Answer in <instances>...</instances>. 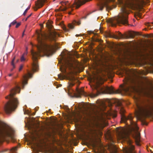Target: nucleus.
Wrapping results in <instances>:
<instances>
[{
	"instance_id": "39448f33",
	"label": "nucleus",
	"mask_w": 153,
	"mask_h": 153,
	"mask_svg": "<svg viewBox=\"0 0 153 153\" xmlns=\"http://www.w3.org/2000/svg\"><path fill=\"white\" fill-rule=\"evenodd\" d=\"M115 133H117V139L121 140L122 143H126L128 145L127 147L123 149V153H136L134 147L132 144V141L129 137V132L117 128H115Z\"/></svg>"
},
{
	"instance_id": "6ab92c4d",
	"label": "nucleus",
	"mask_w": 153,
	"mask_h": 153,
	"mask_svg": "<svg viewBox=\"0 0 153 153\" xmlns=\"http://www.w3.org/2000/svg\"><path fill=\"white\" fill-rule=\"evenodd\" d=\"M114 44V43H109L108 44V46L111 50L114 52L115 51Z\"/></svg>"
},
{
	"instance_id": "13d9d810",
	"label": "nucleus",
	"mask_w": 153,
	"mask_h": 153,
	"mask_svg": "<svg viewBox=\"0 0 153 153\" xmlns=\"http://www.w3.org/2000/svg\"><path fill=\"white\" fill-rule=\"evenodd\" d=\"M138 145H139V143H138Z\"/></svg>"
},
{
	"instance_id": "8fccbe9b",
	"label": "nucleus",
	"mask_w": 153,
	"mask_h": 153,
	"mask_svg": "<svg viewBox=\"0 0 153 153\" xmlns=\"http://www.w3.org/2000/svg\"><path fill=\"white\" fill-rule=\"evenodd\" d=\"M37 8H36V9H34V10H35V11H36L37 10Z\"/></svg>"
},
{
	"instance_id": "393cba45",
	"label": "nucleus",
	"mask_w": 153,
	"mask_h": 153,
	"mask_svg": "<svg viewBox=\"0 0 153 153\" xmlns=\"http://www.w3.org/2000/svg\"><path fill=\"white\" fill-rule=\"evenodd\" d=\"M88 33L89 34H94V36H96L97 35V33H95L93 31H88Z\"/></svg>"
},
{
	"instance_id": "dca6fc26",
	"label": "nucleus",
	"mask_w": 153,
	"mask_h": 153,
	"mask_svg": "<svg viewBox=\"0 0 153 153\" xmlns=\"http://www.w3.org/2000/svg\"><path fill=\"white\" fill-rule=\"evenodd\" d=\"M105 92L108 94H111L114 92V88L112 87H107L105 88Z\"/></svg>"
},
{
	"instance_id": "9b49d317",
	"label": "nucleus",
	"mask_w": 153,
	"mask_h": 153,
	"mask_svg": "<svg viewBox=\"0 0 153 153\" xmlns=\"http://www.w3.org/2000/svg\"><path fill=\"white\" fill-rule=\"evenodd\" d=\"M62 5L64 6L63 8L62 9L63 11L66 10L68 8H71L72 7V5L70 4L68 1H64L62 2Z\"/></svg>"
},
{
	"instance_id": "a211bd4d",
	"label": "nucleus",
	"mask_w": 153,
	"mask_h": 153,
	"mask_svg": "<svg viewBox=\"0 0 153 153\" xmlns=\"http://www.w3.org/2000/svg\"><path fill=\"white\" fill-rule=\"evenodd\" d=\"M66 53H64L63 55L60 54V55H61V57L62 58V59H63V62H64V61L65 59H69L71 61H73L71 59L70 57V55L69 54H68V56L66 57Z\"/></svg>"
},
{
	"instance_id": "5fc2aeb1",
	"label": "nucleus",
	"mask_w": 153,
	"mask_h": 153,
	"mask_svg": "<svg viewBox=\"0 0 153 153\" xmlns=\"http://www.w3.org/2000/svg\"><path fill=\"white\" fill-rule=\"evenodd\" d=\"M115 63H116V59H115Z\"/></svg>"
},
{
	"instance_id": "0eeeda50",
	"label": "nucleus",
	"mask_w": 153,
	"mask_h": 153,
	"mask_svg": "<svg viewBox=\"0 0 153 153\" xmlns=\"http://www.w3.org/2000/svg\"><path fill=\"white\" fill-rule=\"evenodd\" d=\"M115 107L117 106L120 107V113L121 116V121L126 123L128 120H129L130 122L131 125H134V127L133 128H135V129L137 130L138 127L137 126L136 124L132 120L133 119V117L131 115H129L128 117H127L124 115L125 112V110L124 109L123 107L122 106V103L121 101L115 98Z\"/></svg>"
},
{
	"instance_id": "bb28decb",
	"label": "nucleus",
	"mask_w": 153,
	"mask_h": 153,
	"mask_svg": "<svg viewBox=\"0 0 153 153\" xmlns=\"http://www.w3.org/2000/svg\"><path fill=\"white\" fill-rule=\"evenodd\" d=\"M30 7H28L27 8L25 11L23 13V15H25L26 13H27V10L30 9Z\"/></svg>"
},
{
	"instance_id": "c756f323",
	"label": "nucleus",
	"mask_w": 153,
	"mask_h": 153,
	"mask_svg": "<svg viewBox=\"0 0 153 153\" xmlns=\"http://www.w3.org/2000/svg\"><path fill=\"white\" fill-rule=\"evenodd\" d=\"M133 36L132 35V34L131 33H130V36H126V38L127 39L130 37H132Z\"/></svg>"
},
{
	"instance_id": "f8f14e48",
	"label": "nucleus",
	"mask_w": 153,
	"mask_h": 153,
	"mask_svg": "<svg viewBox=\"0 0 153 153\" xmlns=\"http://www.w3.org/2000/svg\"><path fill=\"white\" fill-rule=\"evenodd\" d=\"M32 76V74L30 72L28 73L27 75L25 76L24 77V80L23 81L22 84L23 85H25L27 84V78H31Z\"/></svg>"
},
{
	"instance_id": "ea45409f",
	"label": "nucleus",
	"mask_w": 153,
	"mask_h": 153,
	"mask_svg": "<svg viewBox=\"0 0 153 153\" xmlns=\"http://www.w3.org/2000/svg\"><path fill=\"white\" fill-rule=\"evenodd\" d=\"M103 106L104 107V109H105L106 108V106L104 104L103 105Z\"/></svg>"
},
{
	"instance_id": "1a4fd4ad",
	"label": "nucleus",
	"mask_w": 153,
	"mask_h": 153,
	"mask_svg": "<svg viewBox=\"0 0 153 153\" xmlns=\"http://www.w3.org/2000/svg\"><path fill=\"white\" fill-rule=\"evenodd\" d=\"M124 58L128 60H132L136 56V54L133 52L127 50L124 52Z\"/></svg>"
},
{
	"instance_id": "2f4dec72",
	"label": "nucleus",
	"mask_w": 153,
	"mask_h": 153,
	"mask_svg": "<svg viewBox=\"0 0 153 153\" xmlns=\"http://www.w3.org/2000/svg\"><path fill=\"white\" fill-rule=\"evenodd\" d=\"M20 25L21 23H17L16 25V28H18Z\"/></svg>"
},
{
	"instance_id": "de8ad7c7",
	"label": "nucleus",
	"mask_w": 153,
	"mask_h": 153,
	"mask_svg": "<svg viewBox=\"0 0 153 153\" xmlns=\"http://www.w3.org/2000/svg\"><path fill=\"white\" fill-rule=\"evenodd\" d=\"M11 75H12V74H10L9 75V76H11Z\"/></svg>"
},
{
	"instance_id": "20e7f679",
	"label": "nucleus",
	"mask_w": 153,
	"mask_h": 153,
	"mask_svg": "<svg viewBox=\"0 0 153 153\" xmlns=\"http://www.w3.org/2000/svg\"><path fill=\"white\" fill-rule=\"evenodd\" d=\"M78 67L77 64L73 61H71L69 59H65L64 62L62 64V65L60 68L61 71L64 73H65V74L62 75L58 74V78L61 80L66 79L72 82L75 79L74 77L68 76V73H66L67 70L71 71V73H73L76 71ZM74 83L72 82L70 83V85L73 86L74 85Z\"/></svg>"
},
{
	"instance_id": "4468645a",
	"label": "nucleus",
	"mask_w": 153,
	"mask_h": 153,
	"mask_svg": "<svg viewBox=\"0 0 153 153\" xmlns=\"http://www.w3.org/2000/svg\"><path fill=\"white\" fill-rule=\"evenodd\" d=\"M81 21L80 20H79L78 21L74 20L73 22V25L71 24H68V27L69 28L72 29H73L74 27V25L76 24L78 25H79L81 24Z\"/></svg>"
},
{
	"instance_id": "72a5a7b5",
	"label": "nucleus",
	"mask_w": 153,
	"mask_h": 153,
	"mask_svg": "<svg viewBox=\"0 0 153 153\" xmlns=\"http://www.w3.org/2000/svg\"><path fill=\"white\" fill-rule=\"evenodd\" d=\"M115 153H119L118 152V151L117 148V147H116V146H115Z\"/></svg>"
},
{
	"instance_id": "423d86ee",
	"label": "nucleus",
	"mask_w": 153,
	"mask_h": 153,
	"mask_svg": "<svg viewBox=\"0 0 153 153\" xmlns=\"http://www.w3.org/2000/svg\"><path fill=\"white\" fill-rule=\"evenodd\" d=\"M20 90V87L18 85H16L14 88L10 90V94L6 97V99H10L9 101L7 102L4 107V110L7 114H10L14 111L17 107L19 102L17 98L14 96L17 92L19 93Z\"/></svg>"
},
{
	"instance_id": "4be33fe9",
	"label": "nucleus",
	"mask_w": 153,
	"mask_h": 153,
	"mask_svg": "<svg viewBox=\"0 0 153 153\" xmlns=\"http://www.w3.org/2000/svg\"><path fill=\"white\" fill-rule=\"evenodd\" d=\"M77 93L79 95H83L85 93V92L82 89H77Z\"/></svg>"
},
{
	"instance_id": "f704fd0d",
	"label": "nucleus",
	"mask_w": 153,
	"mask_h": 153,
	"mask_svg": "<svg viewBox=\"0 0 153 153\" xmlns=\"http://www.w3.org/2000/svg\"><path fill=\"white\" fill-rule=\"evenodd\" d=\"M88 15H89V14H87L86 16L82 17V19H86L87 18V16Z\"/></svg>"
},
{
	"instance_id": "ddd939ff",
	"label": "nucleus",
	"mask_w": 153,
	"mask_h": 153,
	"mask_svg": "<svg viewBox=\"0 0 153 153\" xmlns=\"http://www.w3.org/2000/svg\"><path fill=\"white\" fill-rule=\"evenodd\" d=\"M114 21L115 18L114 17L109 18L106 20V22L108 25L112 27H114L115 26Z\"/></svg>"
},
{
	"instance_id": "2eb2a0df",
	"label": "nucleus",
	"mask_w": 153,
	"mask_h": 153,
	"mask_svg": "<svg viewBox=\"0 0 153 153\" xmlns=\"http://www.w3.org/2000/svg\"><path fill=\"white\" fill-rule=\"evenodd\" d=\"M46 1L47 0H38L37 2L36 3V6L39 8L41 7Z\"/></svg>"
},
{
	"instance_id": "5701e85b",
	"label": "nucleus",
	"mask_w": 153,
	"mask_h": 153,
	"mask_svg": "<svg viewBox=\"0 0 153 153\" xmlns=\"http://www.w3.org/2000/svg\"><path fill=\"white\" fill-rule=\"evenodd\" d=\"M27 52H26L24 54H23L21 58V62H23L25 61V59L24 57V56L25 55H26L27 54Z\"/></svg>"
},
{
	"instance_id": "f257e3e1",
	"label": "nucleus",
	"mask_w": 153,
	"mask_h": 153,
	"mask_svg": "<svg viewBox=\"0 0 153 153\" xmlns=\"http://www.w3.org/2000/svg\"><path fill=\"white\" fill-rule=\"evenodd\" d=\"M134 82L133 77L130 74H127L124 80L125 85L122 86L121 89L116 90V94H122V91L126 93L131 89L133 90L136 94L133 98L136 103L138 112L137 116L143 125H147L145 121L147 118L151 117L153 112V100L149 98L150 94L146 91L134 88L132 84Z\"/></svg>"
},
{
	"instance_id": "4c0bfd02",
	"label": "nucleus",
	"mask_w": 153,
	"mask_h": 153,
	"mask_svg": "<svg viewBox=\"0 0 153 153\" xmlns=\"http://www.w3.org/2000/svg\"><path fill=\"white\" fill-rule=\"evenodd\" d=\"M146 25L149 26V27H150V26L151 27V25H150V24H149V23H147L146 24Z\"/></svg>"
},
{
	"instance_id": "f3484780",
	"label": "nucleus",
	"mask_w": 153,
	"mask_h": 153,
	"mask_svg": "<svg viewBox=\"0 0 153 153\" xmlns=\"http://www.w3.org/2000/svg\"><path fill=\"white\" fill-rule=\"evenodd\" d=\"M105 36L106 37H109L112 38H115V35L112 32H105L104 33Z\"/></svg>"
},
{
	"instance_id": "37998d69",
	"label": "nucleus",
	"mask_w": 153,
	"mask_h": 153,
	"mask_svg": "<svg viewBox=\"0 0 153 153\" xmlns=\"http://www.w3.org/2000/svg\"><path fill=\"white\" fill-rule=\"evenodd\" d=\"M109 105L110 106H112V103H110L109 104Z\"/></svg>"
},
{
	"instance_id": "cd10ccee",
	"label": "nucleus",
	"mask_w": 153,
	"mask_h": 153,
	"mask_svg": "<svg viewBox=\"0 0 153 153\" xmlns=\"http://www.w3.org/2000/svg\"><path fill=\"white\" fill-rule=\"evenodd\" d=\"M15 58L14 57V58L13 59L12 62H11V65L13 66V67L14 68L15 66H14V61L15 60Z\"/></svg>"
},
{
	"instance_id": "7ed1b4c3",
	"label": "nucleus",
	"mask_w": 153,
	"mask_h": 153,
	"mask_svg": "<svg viewBox=\"0 0 153 153\" xmlns=\"http://www.w3.org/2000/svg\"><path fill=\"white\" fill-rule=\"evenodd\" d=\"M119 3L122 6L121 12L117 16H115V25L116 23H122L123 25H129L128 23V15L129 13L127 8H132L135 5L134 0H118Z\"/></svg>"
},
{
	"instance_id": "f03ea898",
	"label": "nucleus",
	"mask_w": 153,
	"mask_h": 153,
	"mask_svg": "<svg viewBox=\"0 0 153 153\" xmlns=\"http://www.w3.org/2000/svg\"><path fill=\"white\" fill-rule=\"evenodd\" d=\"M46 26L50 30V32L48 35H47L45 34L42 33L40 31L37 33V40L38 45L37 46L38 50V52L31 51V54L32 56L33 63L32 64L33 70L34 72H36L38 69V65L37 61L38 57L41 56V53H42L46 54L52 50L54 48L53 46L47 44L44 42L45 39H48L50 41L56 42L58 37L59 36V35L56 32H51L53 26L51 24L46 23Z\"/></svg>"
},
{
	"instance_id": "473e14b6",
	"label": "nucleus",
	"mask_w": 153,
	"mask_h": 153,
	"mask_svg": "<svg viewBox=\"0 0 153 153\" xmlns=\"http://www.w3.org/2000/svg\"><path fill=\"white\" fill-rule=\"evenodd\" d=\"M23 67V65H21L19 68V71H21L22 70V69Z\"/></svg>"
},
{
	"instance_id": "49530a36",
	"label": "nucleus",
	"mask_w": 153,
	"mask_h": 153,
	"mask_svg": "<svg viewBox=\"0 0 153 153\" xmlns=\"http://www.w3.org/2000/svg\"><path fill=\"white\" fill-rule=\"evenodd\" d=\"M115 113H116V111L115 110ZM117 116V115L116 114V113H115V117H116Z\"/></svg>"
},
{
	"instance_id": "c03bdc74",
	"label": "nucleus",
	"mask_w": 153,
	"mask_h": 153,
	"mask_svg": "<svg viewBox=\"0 0 153 153\" xmlns=\"http://www.w3.org/2000/svg\"><path fill=\"white\" fill-rule=\"evenodd\" d=\"M12 25L11 24V23L9 25V27H10L11 25Z\"/></svg>"
},
{
	"instance_id": "a18cd8bd",
	"label": "nucleus",
	"mask_w": 153,
	"mask_h": 153,
	"mask_svg": "<svg viewBox=\"0 0 153 153\" xmlns=\"http://www.w3.org/2000/svg\"><path fill=\"white\" fill-rule=\"evenodd\" d=\"M68 14H70H70H71V12H69V13H68Z\"/></svg>"
},
{
	"instance_id": "b1692460",
	"label": "nucleus",
	"mask_w": 153,
	"mask_h": 153,
	"mask_svg": "<svg viewBox=\"0 0 153 153\" xmlns=\"http://www.w3.org/2000/svg\"><path fill=\"white\" fill-rule=\"evenodd\" d=\"M92 38L93 41L97 42H100V39L96 38L95 37H92Z\"/></svg>"
},
{
	"instance_id": "c9c22d12",
	"label": "nucleus",
	"mask_w": 153,
	"mask_h": 153,
	"mask_svg": "<svg viewBox=\"0 0 153 153\" xmlns=\"http://www.w3.org/2000/svg\"><path fill=\"white\" fill-rule=\"evenodd\" d=\"M100 32H101V33H103V31H102V29H101L100 28Z\"/></svg>"
},
{
	"instance_id": "e433bc0d",
	"label": "nucleus",
	"mask_w": 153,
	"mask_h": 153,
	"mask_svg": "<svg viewBox=\"0 0 153 153\" xmlns=\"http://www.w3.org/2000/svg\"><path fill=\"white\" fill-rule=\"evenodd\" d=\"M82 36V35L80 34H76V37H78L79 36Z\"/></svg>"
},
{
	"instance_id": "79ce46f5",
	"label": "nucleus",
	"mask_w": 153,
	"mask_h": 153,
	"mask_svg": "<svg viewBox=\"0 0 153 153\" xmlns=\"http://www.w3.org/2000/svg\"><path fill=\"white\" fill-rule=\"evenodd\" d=\"M115 49H116V43H115ZM116 54V50H115V55Z\"/></svg>"
},
{
	"instance_id": "7c9ffc66",
	"label": "nucleus",
	"mask_w": 153,
	"mask_h": 153,
	"mask_svg": "<svg viewBox=\"0 0 153 153\" xmlns=\"http://www.w3.org/2000/svg\"><path fill=\"white\" fill-rule=\"evenodd\" d=\"M17 23V22L15 20H14V21L13 22L11 23V24L12 25H15Z\"/></svg>"
},
{
	"instance_id": "4d7b16f0",
	"label": "nucleus",
	"mask_w": 153,
	"mask_h": 153,
	"mask_svg": "<svg viewBox=\"0 0 153 153\" xmlns=\"http://www.w3.org/2000/svg\"><path fill=\"white\" fill-rule=\"evenodd\" d=\"M152 88H153V86H152Z\"/></svg>"
},
{
	"instance_id": "a19ab883",
	"label": "nucleus",
	"mask_w": 153,
	"mask_h": 153,
	"mask_svg": "<svg viewBox=\"0 0 153 153\" xmlns=\"http://www.w3.org/2000/svg\"><path fill=\"white\" fill-rule=\"evenodd\" d=\"M32 13H31L30 15L29 16H28L27 17V18H29V17H30L31 15H32Z\"/></svg>"
},
{
	"instance_id": "a878e982",
	"label": "nucleus",
	"mask_w": 153,
	"mask_h": 153,
	"mask_svg": "<svg viewBox=\"0 0 153 153\" xmlns=\"http://www.w3.org/2000/svg\"><path fill=\"white\" fill-rule=\"evenodd\" d=\"M136 137L137 140H139L140 138V134L138 133H137L136 134Z\"/></svg>"
},
{
	"instance_id": "aec40b11",
	"label": "nucleus",
	"mask_w": 153,
	"mask_h": 153,
	"mask_svg": "<svg viewBox=\"0 0 153 153\" xmlns=\"http://www.w3.org/2000/svg\"><path fill=\"white\" fill-rule=\"evenodd\" d=\"M122 36L120 32L115 31V39H120L122 38Z\"/></svg>"
},
{
	"instance_id": "58836bf2",
	"label": "nucleus",
	"mask_w": 153,
	"mask_h": 153,
	"mask_svg": "<svg viewBox=\"0 0 153 153\" xmlns=\"http://www.w3.org/2000/svg\"><path fill=\"white\" fill-rule=\"evenodd\" d=\"M114 68V67H113V65H111V70L112 69Z\"/></svg>"
},
{
	"instance_id": "6e6552de",
	"label": "nucleus",
	"mask_w": 153,
	"mask_h": 153,
	"mask_svg": "<svg viewBox=\"0 0 153 153\" xmlns=\"http://www.w3.org/2000/svg\"><path fill=\"white\" fill-rule=\"evenodd\" d=\"M13 130L10 127L0 122V142L7 137H13Z\"/></svg>"
},
{
	"instance_id": "412c9836",
	"label": "nucleus",
	"mask_w": 153,
	"mask_h": 153,
	"mask_svg": "<svg viewBox=\"0 0 153 153\" xmlns=\"http://www.w3.org/2000/svg\"><path fill=\"white\" fill-rule=\"evenodd\" d=\"M139 2L141 5H143L148 4L149 1L148 0H140Z\"/></svg>"
},
{
	"instance_id": "3c124183",
	"label": "nucleus",
	"mask_w": 153,
	"mask_h": 153,
	"mask_svg": "<svg viewBox=\"0 0 153 153\" xmlns=\"http://www.w3.org/2000/svg\"><path fill=\"white\" fill-rule=\"evenodd\" d=\"M65 30L66 31H68V30H67V29L66 28H65Z\"/></svg>"
},
{
	"instance_id": "6e6d98bb",
	"label": "nucleus",
	"mask_w": 153,
	"mask_h": 153,
	"mask_svg": "<svg viewBox=\"0 0 153 153\" xmlns=\"http://www.w3.org/2000/svg\"><path fill=\"white\" fill-rule=\"evenodd\" d=\"M27 48H26V51H27Z\"/></svg>"
},
{
	"instance_id": "c85d7f7f",
	"label": "nucleus",
	"mask_w": 153,
	"mask_h": 153,
	"mask_svg": "<svg viewBox=\"0 0 153 153\" xmlns=\"http://www.w3.org/2000/svg\"><path fill=\"white\" fill-rule=\"evenodd\" d=\"M17 147H13L12 149V151L13 152L17 150Z\"/></svg>"
},
{
	"instance_id": "09e8293b",
	"label": "nucleus",
	"mask_w": 153,
	"mask_h": 153,
	"mask_svg": "<svg viewBox=\"0 0 153 153\" xmlns=\"http://www.w3.org/2000/svg\"><path fill=\"white\" fill-rule=\"evenodd\" d=\"M28 18H27V17L26 19H25V21H27V19H28Z\"/></svg>"
},
{
	"instance_id": "603ef678",
	"label": "nucleus",
	"mask_w": 153,
	"mask_h": 153,
	"mask_svg": "<svg viewBox=\"0 0 153 153\" xmlns=\"http://www.w3.org/2000/svg\"><path fill=\"white\" fill-rule=\"evenodd\" d=\"M115 69H116V68L117 67V66H116V65H115Z\"/></svg>"
},
{
	"instance_id": "9d476101",
	"label": "nucleus",
	"mask_w": 153,
	"mask_h": 153,
	"mask_svg": "<svg viewBox=\"0 0 153 153\" xmlns=\"http://www.w3.org/2000/svg\"><path fill=\"white\" fill-rule=\"evenodd\" d=\"M88 0H75L74 4L76 6V7L78 8L81 5L84 4Z\"/></svg>"
},
{
	"instance_id": "864d4df0",
	"label": "nucleus",
	"mask_w": 153,
	"mask_h": 153,
	"mask_svg": "<svg viewBox=\"0 0 153 153\" xmlns=\"http://www.w3.org/2000/svg\"><path fill=\"white\" fill-rule=\"evenodd\" d=\"M112 153H114V152H112Z\"/></svg>"
}]
</instances>
